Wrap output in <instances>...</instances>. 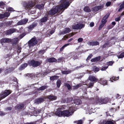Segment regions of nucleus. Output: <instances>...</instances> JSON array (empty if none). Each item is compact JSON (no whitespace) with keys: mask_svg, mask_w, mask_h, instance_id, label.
Here are the masks:
<instances>
[{"mask_svg":"<svg viewBox=\"0 0 124 124\" xmlns=\"http://www.w3.org/2000/svg\"><path fill=\"white\" fill-rule=\"evenodd\" d=\"M101 85H105L107 84V81L106 80L101 78L99 81Z\"/></svg>","mask_w":124,"mask_h":124,"instance_id":"nucleus-16","label":"nucleus"},{"mask_svg":"<svg viewBox=\"0 0 124 124\" xmlns=\"http://www.w3.org/2000/svg\"><path fill=\"white\" fill-rule=\"evenodd\" d=\"M70 54L73 56L72 57L73 59L74 60L78 58V57L75 52L72 53Z\"/></svg>","mask_w":124,"mask_h":124,"instance_id":"nucleus-29","label":"nucleus"},{"mask_svg":"<svg viewBox=\"0 0 124 124\" xmlns=\"http://www.w3.org/2000/svg\"><path fill=\"white\" fill-rule=\"evenodd\" d=\"M47 87L46 86H43L38 88V90L39 91V90H43L46 89L47 88Z\"/></svg>","mask_w":124,"mask_h":124,"instance_id":"nucleus-32","label":"nucleus"},{"mask_svg":"<svg viewBox=\"0 0 124 124\" xmlns=\"http://www.w3.org/2000/svg\"><path fill=\"white\" fill-rule=\"evenodd\" d=\"M18 31L15 29L12 28L7 31L6 32L7 35H9L14 32H17Z\"/></svg>","mask_w":124,"mask_h":124,"instance_id":"nucleus-12","label":"nucleus"},{"mask_svg":"<svg viewBox=\"0 0 124 124\" xmlns=\"http://www.w3.org/2000/svg\"><path fill=\"white\" fill-rule=\"evenodd\" d=\"M109 99L108 98H106L104 99L101 98L99 99L98 97H97L96 101L94 102L93 104H95L98 103L100 104H106L109 101Z\"/></svg>","mask_w":124,"mask_h":124,"instance_id":"nucleus-3","label":"nucleus"},{"mask_svg":"<svg viewBox=\"0 0 124 124\" xmlns=\"http://www.w3.org/2000/svg\"><path fill=\"white\" fill-rule=\"evenodd\" d=\"M44 5V4L41 5H36V7L39 9H42L43 8Z\"/></svg>","mask_w":124,"mask_h":124,"instance_id":"nucleus-31","label":"nucleus"},{"mask_svg":"<svg viewBox=\"0 0 124 124\" xmlns=\"http://www.w3.org/2000/svg\"><path fill=\"white\" fill-rule=\"evenodd\" d=\"M12 21H8L6 22V24L8 25H11L12 23Z\"/></svg>","mask_w":124,"mask_h":124,"instance_id":"nucleus-57","label":"nucleus"},{"mask_svg":"<svg viewBox=\"0 0 124 124\" xmlns=\"http://www.w3.org/2000/svg\"><path fill=\"white\" fill-rule=\"evenodd\" d=\"M71 72V71L65 70L62 71V74H69Z\"/></svg>","mask_w":124,"mask_h":124,"instance_id":"nucleus-41","label":"nucleus"},{"mask_svg":"<svg viewBox=\"0 0 124 124\" xmlns=\"http://www.w3.org/2000/svg\"><path fill=\"white\" fill-rule=\"evenodd\" d=\"M94 83L93 82H90L88 85V88H90L92 87L93 86Z\"/></svg>","mask_w":124,"mask_h":124,"instance_id":"nucleus-50","label":"nucleus"},{"mask_svg":"<svg viewBox=\"0 0 124 124\" xmlns=\"http://www.w3.org/2000/svg\"><path fill=\"white\" fill-rule=\"evenodd\" d=\"M11 39L8 38L2 39L0 40V43L3 45L4 43H8L11 42Z\"/></svg>","mask_w":124,"mask_h":124,"instance_id":"nucleus-11","label":"nucleus"},{"mask_svg":"<svg viewBox=\"0 0 124 124\" xmlns=\"http://www.w3.org/2000/svg\"><path fill=\"white\" fill-rule=\"evenodd\" d=\"M108 67V66H102L101 70L102 71H104Z\"/></svg>","mask_w":124,"mask_h":124,"instance_id":"nucleus-48","label":"nucleus"},{"mask_svg":"<svg viewBox=\"0 0 124 124\" xmlns=\"http://www.w3.org/2000/svg\"><path fill=\"white\" fill-rule=\"evenodd\" d=\"M28 19H23L19 21L15 25V26H16L17 25H23L25 24L28 22Z\"/></svg>","mask_w":124,"mask_h":124,"instance_id":"nucleus-10","label":"nucleus"},{"mask_svg":"<svg viewBox=\"0 0 124 124\" xmlns=\"http://www.w3.org/2000/svg\"><path fill=\"white\" fill-rule=\"evenodd\" d=\"M117 57L118 58H121L124 57V52L121 54L119 56H118Z\"/></svg>","mask_w":124,"mask_h":124,"instance_id":"nucleus-47","label":"nucleus"},{"mask_svg":"<svg viewBox=\"0 0 124 124\" xmlns=\"http://www.w3.org/2000/svg\"><path fill=\"white\" fill-rule=\"evenodd\" d=\"M114 62H113L112 61H109L108 62H107L106 63V65H107V66H111L113 64Z\"/></svg>","mask_w":124,"mask_h":124,"instance_id":"nucleus-45","label":"nucleus"},{"mask_svg":"<svg viewBox=\"0 0 124 124\" xmlns=\"http://www.w3.org/2000/svg\"><path fill=\"white\" fill-rule=\"evenodd\" d=\"M45 51L44 50H43L40 51L39 53L40 54H43L45 52Z\"/></svg>","mask_w":124,"mask_h":124,"instance_id":"nucleus-59","label":"nucleus"},{"mask_svg":"<svg viewBox=\"0 0 124 124\" xmlns=\"http://www.w3.org/2000/svg\"><path fill=\"white\" fill-rule=\"evenodd\" d=\"M25 33H23L19 36V38L20 39L22 38L25 35Z\"/></svg>","mask_w":124,"mask_h":124,"instance_id":"nucleus-61","label":"nucleus"},{"mask_svg":"<svg viewBox=\"0 0 124 124\" xmlns=\"http://www.w3.org/2000/svg\"><path fill=\"white\" fill-rule=\"evenodd\" d=\"M64 58L63 57L60 58L58 59L57 62H62L64 61Z\"/></svg>","mask_w":124,"mask_h":124,"instance_id":"nucleus-44","label":"nucleus"},{"mask_svg":"<svg viewBox=\"0 0 124 124\" xmlns=\"http://www.w3.org/2000/svg\"><path fill=\"white\" fill-rule=\"evenodd\" d=\"M58 78V77L57 76H54L50 78V79L51 80H54L57 79Z\"/></svg>","mask_w":124,"mask_h":124,"instance_id":"nucleus-36","label":"nucleus"},{"mask_svg":"<svg viewBox=\"0 0 124 124\" xmlns=\"http://www.w3.org/2000/svg\"><path fill=\"white\" fill-rule=\"evenodd\" d=\"M74 104L77 105H79L82 103L81 101L79 99H75L74 101Z\"/></svg>","mask_w":124,"mask_h":124,"instance_id":"nucleus-20","label":"nucleus"},{"mask_svg":"<svg viewBox=\"0 0 124 124\" xmlns=\"http://www.w3.org/2000/svg\"><path fill=\"white\" fill-rule=\"evenodd\" d=\"M40 112V110H38V112L36 110H32L31 111V112L28 114L31 116H37L38 115V113H39Z\"/></svg>","mask_w":124,"mask_h":124,"instance_id":"nucleus-15","label":"nucleus"},{"mask_svg":"<svg viewBox=\"0 0 124 124\" xmlns=\"http://www.w3.org/2000/svg\"><path fill=\"white\" fill-rule=\"evenodd\" d=\"M109 44V43H107L103 45L102 46L103 48L107 46L108 47L109 46H109L108 44Z\"/></svg>","mask_w":124,"mask_h":124,"instance_id":"nucleus-52","label":"nucleus"},{"mask_svg":"<svg viewBox=\"0 0 124 124\" xmlns=\"http://www.w3.org/2000/svg\"><path fill=\"white\" fill-rule=\"evenodd\" d=\"M28 64L27 63H25L22 64L19 68L20 70H22L27 67Z\"/></svg>","mask_w":124,"mask_h":124,"instance_id":"nucleus-28","label":"nucleus"},{"mask_svg":"<svg viewBox=\"0 0 124 124\" xmlns=\"http://www.w3.org/2000/svg\"><path fill=\"white\" fill-rule=\"evenodd\" d=\"M18 40V38H15L11 39V42H12L13 45H16L17 43Z\"/></svg>","mask_w":124,"mask_h":124,"instance_id":"nucleus-21","label":"nucleus"},{"mask_svg":"<svg viewBox=\"0 0 124 124\" xmlns=\"http://www.w3.org/2000/svg\"><path fill=\"white\" fill-rule=\"evenodd\" d=\"M70 31V29L69 28H65L63 31L62 33L64 34L68 33Z\"/></svg>","mask_w":124,"mask_h":124,"instance_id":"nucleus-22","label":"nucleus"},{"mask_svg":"<svg viewBox=\"0 0 124 124\" xmlns=\"http://www.w3.org/2000/svg\"><path fill=\"white\" fill-rule=\"evenodd\" d=\"M92 82H95L96 80V78L95 77L93 76H90L88 78Z\"/></svg>","mask_w":124,"mask_h":124,"instance_id":"nucleus-18","label":"nucleus"},{"mask_svg":"<svg viewBox=\"0 0 124 124\" xmlns=\"http://www.w3.org/2000/svg\"><path fill=\"white\" fill-rule=\"evenodd\" d=\"M82 96H83V98L84 99H86V98H88L87 93H85V94H83Z\"/></svg>","mask_w":124,"mask_h":124,"instance_id":"nucleus-54","label":"nucleus"},{"mask_svg":"<svg viewBox=\"0 0 124 124\" xmlns=\"http://www.w3.org/2000/svg\"><path fill=\"white\" fill-rule=\"evenodd\" d=\"M47 98L49 100H55L57 99L56 96L51 95L47 96Z\"/></svg>","mask_w":124,"mask_h":124,"instance_id":"nucleus-19","label":"nucleus"},{"mask_svg":"<svg viewBox=\"0 0 124 124\" xmlns=\"http://www.w3.org/2000/svg\"><path fill=\"white\" fill-rule=\"evenodd\" d=\"M65 85L67 87L68 89L69 90L71 89V87L70 85L68 84L67 83L65 84Z\"/></svg>","mask_w":124,"mask_h":124,"instance_id":"nucleus-51","label":"nucleus"},{"mask_svg":"<svg viewBox=\"0 0 124 124\" xmlns=\"http://www.w3.org/2000/svg\"><path fill=\"white\" fill-rule=\"evenodd\" d=\"M4 18L5 17H8L10 15V13L8 12H6L4 13L3 14Z\"/></svg>","mask_w":124,"mask_h":124,"instance_id":"nucleus-40","label":"nucleus"},{"mask_svg":"<svg viewBox=\"0 0 124 124\" xmlns=\"http://www.w3.org/2000/svg\"><path fill=\"white\" fill-rule=\"evenodd\" d=\"M92 104H90L89 106L88 105L85 104L83 106V108L85 110H86V111H89L91 110L92 112H94V111H93L92 110L93 108H91V106H92Z\"/></svg>","mask_w":124,"mask_h":124,"instance_id":"nucleus-8","label":"nucleus"},{"mask_svg":"<svg viewBox=\"0 0 124 124\" xmlns=\"http://www.w3.org/2000/svg\"><path fill=\"white\" fill-rule=\"evenodd\" d=\"M41 62H42L41 61H35L34 60H32L29 61V63L30 65L31 66L33 67H37L39 66Z\"/></svg>","mask_w":124,"mask_h":124,"instance_id":"nucleus-5","label":"nucleus"},{"mask_svg":"<svg viewBox=\"0 0 124 124\" xmlns=\"http://www.w3.org/2000/svg\"><path fill=\"white\" fill-rule=\"evenodd\" d=\"M15 69L13 67H11L10 68L8 69H7L6 70V74L14 70Z\"/></svg>","mask_w":124,"mask_h":124,"instance_id":"nucleus-30","label":"nucleus"},{"mask_svg":"<svg viewBox=\"0 0 124 124\" xmlns=\"http://www.w3.org/2000/svg\"><path fill=\"white\" fill-rule=\"evenodd\" d=\"M109 15V13H107L105 16L104 17H105V19H107L108 18V17Z\"/></svg>","mask_w":124,"mask_h":124,"instance_id":"nucleus-60","label":"nucleus"},{"mask_svg":"<svg viewBox=\"0 0 124 124\" xmlns=\"http://www.w3.org/2000/svg\"><path fill=\"white\" fill-rule=\"evenodd\" d=\"M11 93V91L9 90H5L2 93L0 94V101L8 96Z\"/></svg>","mask_w":124,"mask_h":124,"instance_id":"nucleus-4","label":"nucleus"},{"mask_svg":"<svg viewBox=\"0 0 124 124\" xmlns=\"http://www.w3.org/2000/svg\"><path fill=\"white\" fill-rule=\"evenodd\" d=\"M105 124H114V123L112 121H109L107 122Z\"/></svg>","mask_w":124,"mask_h":124,"instance_id":"nucleus-56","label":"nucleus"},{"mask_svg":"<svg viewBox=\"0 0 124 124\" xmlns=\"http://www.w3.org/2000/svg\"><path fill=\"white\" fill-rule=\"evenodd\" d=\"M81 86V84H78L76 85L73 86V89L74 90L76 89H77L78 88L80 87Z\"/></svg>","mask_w":124,"mask_h":124,"instance_id":"nucleus-37","label":"nucleus"},{"mask_svg":"<svg viewBox=\"0 0 124 124\" xmlns=\"http://www.w3.org/2000/svg\"><path fill=\"white\" fill-rule=\"evenodd\" d=\"M92 54H91L90 55L88 56L86 60H89L90 59L91 57H92Z\"/></svg>","mask_w":124,"mask_h":124,"instance_id":"nucleus-62","label":"nucleus"},{"mask_svg":"<svg viewBox=\"0 0 124 124\" xmlns=\"http://www.w3.org/2000/svg\"><path fill=\"white\" fill-rule=\"evenodd\" d=\"M69 45V43L67 44L64 45L60 49V51H62L63 49L64 48L68 46Z\"/></svg>","mask_w":124,"mask_h":124,"instance_id":"nucleus-43","label":"nucleus"},{"mask_svg":"<svg viewBox=\"0 0 124 124\" xmlns=\"http://www.w3.org/2000/svg\"><path fill=\"white\" fill-rule=\"evenodd\" d=\"M124 8V0L123 3L120 5V8L118 10V11H119L122 10Z\"/></svg>","mask_w":124,"mask_h":124,"instance_id":"nucleus-34","label":"nucleus"},{"mask_svg":"<svg viewBox=\"0 0 124 124\" xmlns=\"http://www.w3.org/2000/svg\"><path fill=\"white\" fill-rule=\"evenodd\" d=\"M99 43L97 41L89 42L87 43L90 46H96L99 44Z\"/></svg>","mask_w":124,"mask_h":124,"instance_id":"nucleus-14","label":"nucleus"},{"mask_svg":"<svg viewBox=\"0 0 124 124\" xmlns=\"http://www.w3.org/2000/svg\"><path fill=\"white\" fill-rule=\"evenodd\" d=\"M84 27L83 24L79 23L73 25L72 26V28L74 29H81Z\"/></svg>","mask_w":124,"mask_h":124,"instance_id":"nucleus-9","label":"nucleus"},{"mask_svg":"<svg viewBox=\"0 0 124 124\" xmlns=\"http://www.w3.org/2000/svg\"><path fill=\"white\" fill-rule=\"evenodd\" d=\"M48 19V17L47 16H45L40 19V21L41 23H44L46 22Z\"/></svg>","mask_w":124,"mask_h":124,"instance_id":"nucleus-23","label":"nucleus"},{"mask_svg":"<svg viewBox=\"0 0 124 124\" xmlns=\"http://www.w3.org/2000/svg\"><path fill=\"white\" fill-rule=\"evenodd\" d=\"M26 6L25 8L27 9H31L34 5V3L31 1H29L25 3Z\"/></svg>","mask_w":124,"mask_h":124,"instance_id":"nucleus-7","label":"nucleus"},{"mask_svg":"<svg viewBox=\"0 0 124 124\" xmlns=\"http://www.w3.org/2000/svg\"><path fill=\"white\" fill-rule=\"evenodd\" d=\"M119 77H113L112 78H110L109 81H110L111 82H113L114 81H116L119 79Z\"/></svg>","mask_w":124,"mask_h":124,"instance_id":"nucleus-24","label":"nucleus"},{"mask_svg":"<svg viewBox=\"0 0 124 124\" xmlns=\"http://www.w3.org/2000/svg\"><path fill=\"white\" fill-rule=\"evenodd\" d=\"M24 106V104L22 103L21 104L18 105L16 107L17 109H19V110L23 108Z\"/></svg>","mask_w":124,"mask_h":124,"instance_id":"nucleus-25","label":"nucleus"},{"mask_svg":"<svg viewBox=\"0 0 124 124\" xmlns=\"http://www.w3.org/2000/svg\"><path fill=\"white\" fill-rule=\"evenodd\" d=\"M99 70V68L95 66L93 67V70L95 72H98Z\"/></svg>","mask_w":124,"mask_h":124,"instance_id":"nucleus-33","label":"nucleus"},{"mask_svg":"<svg viewBox=\"0 0 124 124\" xmlns=\"http://www.w3.org/2000/svg\"><path fill=\"white\" fill-rule=\"evenodd\" d=\"M48 61L49 62H56L57 60L54 58H52L48 59Z\"/></svg>","mask_w":124,"mask_h":124,"instance_id":"nucleus-26","label":"nucleus"},{"mask_svg":"<svg viewBox=\"0 0 124 124\" xmlns=\"http://www.w3.org/2000/svg\"><path fill=\"white\" fill-rule=\"evenodd\" d=\"M75 111L74 108L73 107L70 106L68 110H66L62 111L58 109H57L55 114L59 116H64L69 117L72 116Z\"/></svg>","mask_w":124,"mask_h":124,"instance_id":"nucleus-2","label":"nucleus"},{"mask_svg":"<svg viewBox=\"0 0 124 124\" xmlns=\"http://www.w3.org/2000/svg\"><path fill=\"white\" fill-rule=\"evenodd\" d=\"M37 23L36 22H35L31 24V26H33L34 27L37 25Z\"/></svg>","mask_w":124,"mask_h":124,"instance_id":"nucleus-53","label":"nucleus"},{"mask_svg":"<svg viewBox=\"0 0 124 124\" xmlns=\"http://www.w3.org/2000/svg\"><path fill=\"white\" fill-rule=\"evenodd\" d=\"M103 7V6L102 5L95 7L93 8V9L94 11H96L102 8Z\"/></svg>","mask_w":124,"mask_h":124,"instance_id":"nucleus-17","label":"nucleus"},{"mask_svg":"<svg viewBox=\"0 0 124 124\" xmlns=\"http://www.w3.org/2000/svg\"><path fill=\"white\" fill-rule=\"evenodd\" d=\"M44 101V99L43 98H39L36 99L35 100V103L38 104L41 103Z\"/></svg>","mask_w":124,"mask_h":124,"instance_id":"nucleus-13","label":"nucleus"},{"mask_svg":"<svg viewBox=\"0 0 124 124\" xmlns=\"http://www.w3.org/2000/svg\"><path fill=\"white\" fill-rule=\"evenodd\" d=\"M83 40V39L82 38H79L78 39V42H81Z\"/></svg>","mask_w":124,"mask_h":124,"instance_id":"nucleus-64","label":"nucleus"},{"mask_svg":"<svg viewBox=\"0 0 124 124\" xmlns=\"http://www.w3.org/2000/svg\"><path fill=\"white\" fill-rule=\"evenodd\" d=\"M61 81L59 79L57 81V85L58 87H59L60 86L61 84Z\"/></svg>","mask_w":124,"mask_h":124,"instance_id":"nucleus-42","label":"nucleus"},{"mask_svg":"<svg viewBox=\"0 0 124 124\" xmlns=\"http://www.w3.org/2000/svg\"><path fill=\"white\" fill-rule=\"evenodd\" d=\"M124 15V12L122 13L120 16L116 18L115 19V21L117 22L119 21L120 20L121 17Z\"/></svg>","mask_w":124,"mask_h":124,"instance_id":"nucleus-38","label":"nucleus"},{"mask_svg":"<svg viewBox=\"0 0 124 124\" xmlns=\"http://www.w3.org/2000/svg\"><path fill=\"white\" fill-rule=\"evenodd\" d=\"M84 11L86 12H89L90 11V10L88 7H85L84 8Z\"/></svg>","mask_w":124,"mask_h":124,"instance_id":"nucleus-35","label":"nucleus"},{"mask_svg":"<svg viewBox=\"0 0 124 124\" xmlns=\"http://www.w3.org/2000/svg\"><path fill=\"white\" fill-rule=\"evenodd\" d=\"M74 123H76V124H82V121L81 120H79L78 121H76L74 122Z\"/></svg>","mask_w":124,"mask_h":124,"instance_id":"nucleus-39","label":"nucleus"},{"mask_svg":"<svg viewBox=\"0 0 124 124\" xmlns=\"http://www.w3.org/2000/svg\"><path fill=\"white\" fill-rule=\"evenodd\" d=\"M111 4V2H107L106 4V5L107 7L109 6Z\"/></svg>","mask_w":124,"mask_h":124,"instance_id":"nucleus-58","label":"nucleus"},{"mask_svg":"<svg viewBox=\"0 0 124 124\" xmlns=\"http://www.w3.org/2000/svg\"><path fill=\"white\" fill-rule=\"evenodd\" d=\"M105 17H103V18L101 22L102 23L104 24L106 23L107 20L106 19H105Z\"/></svg>","mask_w":124,"mask_h":124,"instance_id":"nucleus-49","label":"nucleus"},{"mask_svg":"<svg viewBox=\"0 0 124 124\" xmlns=\"http://www.w3.org/2000/svg\"><path fill=\"white\" fill-rule=\"evenodd\" d=\"M104 24L103 23H101V24L100 25V26L99 27V30H101V28L104 26Z\"/></svg>","mask_w":124,"mask_h":124,"instance_id":"nucleus-55","label":"nucleus"},{"mask_svg":"<svg viewBox=\"0 0 124 124\" xmlns=\"http://www.w3.org/2000/svg\"><path fill=\"white\" fill-rule=\"evenodd\" d=\"M72 1L71 0H61L59 6H54L48 12V15H52L56 14L58 12L62 13L70 5Z\"/></svg>","mask_w":124,"mask_h":124,"instance_id":"nucleus-1","label":"nucleus"},{"mask_svg":"<svg viewBox=\"0 0 124 124\" xmlns=\"http://www.w3.org/2000/svg\"><path fill=\"white\" fill-rule=\"evenodd\" d=\"M116 98L118 99L120 98H121V96L119 94H117L116 95Z\"/></svg>","mask_w":124,"mask_h":124,"instance_id":"nucleus-63","label":"nucleus"},{"mask_svg":"<svg viewBox=\"0 0 124 124\" xmlns=\"http://www.w3.org/2000/svg\"><path fill=\"white\" fill-rule=\"evenodd\" d=\"M37 42L38 41L36 40V38H33L29 41V47L33 46L36 44Z\"/></svg>","mask_w":124,"mask_h":124,"instance_id":"nucleus-6","label":"nucleus"},{"mask_svg":"<svg viewBox=\"0 0 124 124\" xmlns=\"http://www.w3.org/2000/svg\"><path fill=\"white\" fill-rule=\"evenodd\" d=\"M100 59V57H98L92 59L91 60V61L92 62H94L96 61H99Z\"/></svg>","mask_w":124,"mask_h":124,"instance_id":"nucleus-27","label":"nucleus"},{"mask_svg":"<svg viewBox=\"0 0 124 124\" xmlns=\"http://www.w3.org/2000/svg\"><path fill=\"white\" fill-rule=\"evenodd\" d=\"M66 107L64 105H62L59 107L58 109L60 110H63L65 109L66 108Z\"/></svg>","mask_w":124,"mask_h":124,"instance_id":"nucleus-46","label":"nucleus"}]
</instances>
